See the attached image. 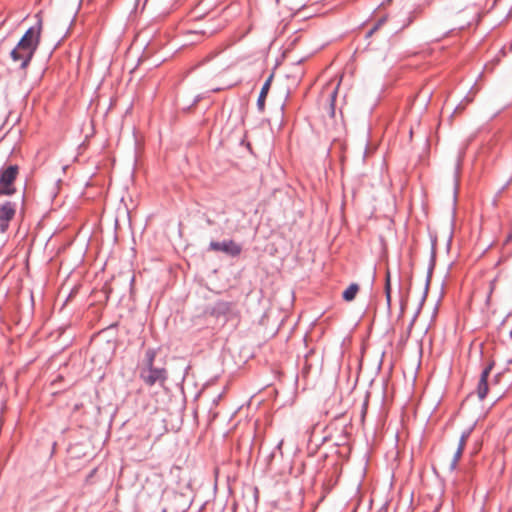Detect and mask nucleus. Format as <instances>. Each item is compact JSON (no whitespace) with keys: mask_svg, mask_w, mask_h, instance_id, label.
Here are the masks:
<instances>
[{"mask_svg":"<svg viewBox=\"0 0 512 512\" xmlns=\"http://www.w3.org/2000/svg\"><path fill=\"white\" fill-rule=\"evenodd\" d=\"M37 22L28 28L17 45L11 50L10 57L19 62V68L26 71L29 67L41 41L42 19L37 15Z\"/></svg>","mask_w":512,"mask_h":512,"instance_id":"nucleus-1","label":"nucleus"},{"mask_svg":"<svg viewBox=\"0 0 512 512\" xmlns=\"http://www.w3.org/2000/svg\"><path fill=\"white\" fill-rule=\"evenodd\" d=\"M241 144L245 145L246 148L249 150V152L252 154L253 151H252V146H251V143L250 142H246L244 139L241 141Z\"/></svg>","mask_w":512,"mask_h":512,"instance_id":"nucleus-25","label":"nucleus"},{"mask_svg":"<svg viewBox=\"0 0 512 512\" xmlns=\"http://www.w3.org/2000/svg\"><path fill=\"white\" fill-rule=\"evenodd\" d=\"M512 243V222L510 224V231L507 234L504 243L503 248L506 250V256H510L512 254V248H509V245Z\"/></svg>","mask_w":512,"mask_h":512,"instance_id":"nucleus-14","label":"nucleus"},{"mask_svg":"<svg viewBox=\"0 0 512 512\" xmlns=\"http://www.w3.org/2000/svg\"><path fill=\"white\" fill-rule=\"evenodd\" d=\"M117 327H118V323H113V324H111L110 326H108V327L106 328V330H109V329H116Z\"/></svg>","mask_w":512,"mask_h":512,"instance_id":"nucleus-29","label":"nucleus"},{"mask_svg":"<svg viewBox=\"0 0 512 512\" xmlns=\"http://www.w3.org/2000/svg\"><path fill=\"white\" fill-rule=\"evenodd\" d=\"M384 294L386 298L387 309L391 310L392 304V286H391V273L390 270L387 269L385 273V284H384Z\"/></svg>","mask_w":512,"mask_h":512,"instance_id":"nucleus-11","label":"nucleus"},{"mask_svg":"<svg viewBox=\"0 0 512 512\" xmlns=\"http://www.w3.org/2000/svg\"><path fill=\"white\" fill-rule=\"evenodd\" d=\"M465 109V106L462 105V104H459L455 109H454V112L452 115L456 114V113H460L462 112L463 110Z\"/></svg>","mask_w":512,"mask_h":512,"instance_id":"nucleus-24","label":"nucleus"},{"mask_svg":"<svg viewBox=\"0 0 512 512\" xmlns=\"http://www.w3.org/2000/svg\"><path fill=\"white\" fill-rule=\"evenodd\" d=\"M501 52L505 55V54H506V52H505V48H502V49H501Z\"/></svg>","mask_w":512,"mask_h":512,"instance_id":"nucleus-39","label":"nucleus"},{"mask_svg":"<svg viewBox=\"0 0 512 512\" xmlns=\"http://www.w3.org/2000/svg\"><path fill=\"white\" fill-rule=\"evenodd\" d=\"M464 449L465 448H462V446H458L456 452L454 453V456L449 464V471L450 472H453L456 468H457V465H458V462L464 452Z\"/></svg>","mask_w":512,"mask_h":512,"instance_id":"nucleus-13","label":"nucleus"},{"mask_svg":"<svg viewBox=\"0 0 512 512\" xmlns=\"http://www.w3.org/2000/svg\"><path fill=\"white\" fill-rule=\"evenodd\" d=\"M377 30H379V27H378L376 24H374V25L371 27V29L367 32V34H366V38L371 37V36H372V35H373Z\"/></svg>","mask_w":512,"mask_h":512,"instance_id":"nucleus-21","label":"nucleus"},{"mask_svg":"<svg viewBox=\"0 0 512 512\" xmlns=\"http://www.w3.org/2000/svg\"><path fill=\"white\" fill-rule=\"evenodd\" d=\"M201 99H202V96L201 95H197L190 105H188L187 107L183 108V111L184 112H191L193 107H195L201 101Z\"/></svg>","mask_w":512,"mask_h":512,"instance_id":"nucleus-19","label":"nucleus"},{"mask_svg":"<svg viewBox=\"0 0 512 512\" xmlns=\"http://www.w3.org/2000/svg\"><path fill=\"white\" fill-rule=\"evenodd\" d=\"M19 173L17 164H4L0 168V196H12L17 192L15 183Z\"/></svg>","mask_w":512,"mask_h":512,"instance_id":"nucleus-4","label":"nucleus"},{"mask_svg":"<svg viewBox=\"0 0 512 512\" xmlns=\"http://www.w3.org/2000/svg\"><path fill=\"white\" fill-rule=\"evenodd\" d=\"M496 281H497V277H495L493 280L490 281V292H492L493 289L495 288Z\"/></svg>","mask_w":512,"mask_h":512,"instance_id":"nucleus-27","label":"nucleus"},{"mask_svg":"<svg viewBox=\"0 0 512 512\" xmlns=\"http://www.w3.org/2000/svg\"><path fill=\"white\" fill-rule=\"evenodd\" d=\"M209 251L223 252L230 257H238L242 252V246L233 239L223 240L222 242L211 241L208 247Z\"/></svg>","mask_w":512,"mask_h":512,"instance_id":"nucleus-7","label":"nucleus"},{"mask_svg":"<svg viewBox=\"0 0 512 512\" xmlns=\"http://www.w3.org/2000/svg\"><path fill=\"white\" fill-rule=\"evenodd\" d=\"M406 305H407V299H402L401 300V312L402 313L404 312Z\"/></svg>","mask_w":512,"mask_h":512,"instance_id":"nucleus-28","label":"nucleus"},{"mask_svg":"<svg viewBox=\"0 0 512 512\" xmlns=\"http://www.w3.org/2000/svg\"><path fill=\"white\" fill-rule=\"evenodd\" d=\"M502 373L494 375L493 379L489 381V392H494L495 387L499 384Z\"/></svg>","mask_w":512,"mask_h":512,"instance_id":"nucleus-17","label":"nucleus"},{"mask_svg":"<svg viewBox=\"0 0 512 512\" xmlns=\"http://www.w3.org/2000/svg\"><path fill=\"white\" fill-rule=\"evenodd\" d=\"M25 198H26V194H25V190H24L23 193H22V196H21V204L22 205L25 204Z\"/></svg>","mask_w":512,"mask_h":512,"instance_id":"nucleus-30","label":"nucleus"},{"mask_svg":"<svg viewBox=\"0 0 512 512\" xmlns=\"http://www.w3.org/2000/svg\"><path fill=\"white\" fill-rule=\"evenodd\" d=\"M134 281H135V276L133 275L130 279V287H131V290L133 289V285H134Z\"/></svg>","mask_w":512,"mask_h":512,"instance_id":"nucleus-32","label":"nucleus"},{"mask_svg":"<svg viewBox=\"0 0 512 512\" xmlns=\"http://www.w3.org/2000/svg\"><path fill=\"white\" fill-rule=\"evenodd\" d=\"M387 21V16L380 17L374 24H376L379 28L385 24Z\"/></svg>","mask_w":512,"mask_h":512,"instance_id":"nucleus-22","label":"nucleus"},{"mask_svg":"<svg viewBox=\"0 0 512 512\" xmlns=\"http://www.w3.org/2000/svg\"><path fill=\"white\" fill-rule=\"evenodd\" d=\"M161 512H186L191 505L188 495L175 490L164 491L161 497Z\"/></svg>","mask_w":512,"mask_h":512,"instance_id":"nucleus-3","label":"nucleus"},{"mask_svg":"<svg viewBox=\"0 0 512 512\" xmlns=\"http://www.w3.org/2000/svg\"><path fill=\"white\" fill-rule=\"evenodd\" d=\"M72 296H73V292H71V293L69 294V296L67 297V299H66L65 303H66V302H67V301H68Z\"/></svg>","mask_w":512,"mask_h":512,"instance_id":"nucleus-36","label":"nucleus"},{"mask_svg":"<svg viewBox=\"0 0 512 512\" xmlns=\"http://www.w3.org/2000/svg\"><path fill=\"white\" fill-rule=\"evenodd\" d=\"M494 396H495V400L499 399L501 396V391H496Z\"/></svg>","mask_w":512,"mask_h":512,"instance_id":"nucleus-34","label":"nucleus"},{"mask_svg":"<svg viewBox=\"0 0 512 512\" xmlns=\"http://www.w3.org/2000/svg\"><path fill=\"white\" fill-rule=\"evenodd\" d=\"M338 94V87H336L329 95V102H330V115L334 117L335 115V101Z\"/></svg>","mask_w":512,"mask_h":512,"instance_id":"nucleus-15","label":"nucleus"},{"mask_svg":"<svg viewBox=\"0 0 512 512\" xmlns=\"http://www.w3.org/2000/svg\"><path fill=\"white\" fill-rule=\"evenodd\" d=\"M369 399H370V394L367 393L365 395V398H364V401H363L362 407H361V422L362 423L364 422L366 414H367V411H368Z\"/></svg>","mask_w":512,"mask_h":512,"instance_id":"nucleus-16","label":"nucleus"},{"mask_svg":"<svg viewBox=\"0 0 512 512\" xmlns=\"http://www.w3.org/2000/svg\"><path fill=\"white\" fill-rule=\"evenodd\" d=\"M327 439H328V437H327V436L323 437V439H322V443H323V442H325Z\"/></svg>","mask_w":512,"mask_h":512,"instance_id":"nucleus-37","label":"nucleus"},{"mask_svg":"<svg viewBox=\"0 0 512 512\" xmlns=\"http://www.w3.org/2000/svg\"><path fill=\"white\" fill-rule=\"evenodd\" d=\"M273 77H274V74L271 73L269 75V77L265 80L264 84L262 85V88L260 90V93H259V96L257 99V108H258L259 112H264V110H265V101H266L267 95L269 93Z\"/></svg>","mask_w":512,"mask_h":512,"instance_id":"nucleus-10","label":"nucleus"},{"mask_svg":"<svg viewBox=\"0 0 512 512\" xmlns=\"http://www.w3.org/2000/svg\"><path fill=\"white\" fill-rule=\"evenodd\" d=\"M430 240H431V255H430V261H429V267H428V271H427V277H426V283H425V289H424V293L422 295V298L420 300V303H419V306L413 316V319L410 323V326H412L416 320V318L418 317V315L420 314L421 310H422V307L424 305V302L427 298V295H428V291H429V287H430V283H431V279H432V274H433V271H434V268H435V265H436V255H437V235L436 234H430Z\"/></svg>","mask_w":512,"mask_h":512,"instance_id":"nucleus-5","label":"nucleus"},{"mask_svg":"<svg viewBox=\"0 0 512 512\" xmlns=\"http://www.w3.org/2000/svg\"><path fill=\"white\" fill-rule=\"evenodd\" d=\"M217 30H218V28H213V29H211V30L209 31V34H213V33H215Z\"/></svg>","mask_w":512,"mask_h":512,"instance_id":"nucleus-35","label":"nucleus"},{"mask_svg":"<svg viewBox=\"0 0 512 512\" xmlns=\"http://www.w3.org/2000/svg\"><path fill=\"white\" fill-rule=\"evenodd\" d=\"M62 380H63V376L59 374L56 376V378L54 380H52L51 385L55 386L58 382H60Z\"/></svg>","mask_w":512,"mask_h":512,"instance_id":"nucleus-23","label":"nucleus"},{"mask_svg":"<svg viewBox=\"0 0 512 512\" xmlns=\"http://www.w3.org/2000/svg\"><path fill=\"white\" fill-rule=\"evenodd\" d=\"M495 361L490 359L483 367L476 387V394L480 401L484 400L489 394V376L494 368Z\"/></svg>","mask_w":512,"mask_h":512,"instance_id":"nucleus-8","label":"nucleus"},{"mask_svg":"<svg viewBox=\"0 0 512 512\" xmlns=\"http://www.w3.org/2000/svg\"><path fill=\"white\" fill-rule=\"evenodd\" d=\"M96 471H97V469H96V468H94V469H92V470L90 471V473H89V474L87 475V477H86V482H89V481H90V479L95 475Z\"/></svg>","mask_w":512,"mask_h":512,"instance_id":"nucleus-26","label":"nucleus"},{"mask_svg":"<svg viewBox=\"0 0 512 512\" xmlns=\"http://www.w3.org/2000/svg\"><path fill=\"white\" fill-rule=\"evenodd\" d=\"M377 512H388V508L386 506H382Z\"/></svg>","mask_w":512,"mask_h":512,"instance_id":"nucleus-33","label":"nucleus"},{"mask_svg":"<svg viewBox=\"0 0 512 512\" xmlns=\"http://www.w3.org/2000/svg\"><path fill=\"white\" fill-rule=\"evenodd\" d=\"M509 51L512 52V42L510 43Z\"/></svg>","mask_w":512,"mask_h":512,"instance_id":"nucleus-38","label":"nucleus"},{"mask_svg":"<svg viewBox=\"0 0 512 512\" xmlns=\"http://www.w3.org/2000/svg\"><path fill=\"white\" fill-rule=\"evenodd\" d=\"M157 351L156 348H148L139 365V379L147 387H153L154 385L163 387L169 378V373L165 365H155Z\"/></svg>","mask_w":512,"mask_h":512,"instance_id":"nucleus-2","label":"nucleus"},{"mask_svg":"<svg viewBox=\"0 0 512 512\" xmlns=\"http://www.w3.org/2000/svg\"><path fill=\"white\" fill-rule=\"evenodd\" d=\"M360 287L357 283H351L342 293V299L346 302H351L355 299Z\"/></svg>","mask_w":512,"mask_h":512,"instance_id":"nucleus-12","label":"nucleus"},{"mask_svg":"<svg viewBox=\"0 0 512 512\" xmlns=\"http://www.w3.org/2000/svg\"><path fill=\"white\" fill-rule=\"evenodd\" d=\"M470 434H471V429H466L465 431H463V433L461 434L458 446H462V448H465L467 439L469 438Z\"/></svg>","mask_w":512,"mask_h":512,"instance_id":"nucleus-18","label":"nucleus"},{"mask_svg":"<svg viewBox=\"0 0 512 512\" xmlns=\"http://www.w3.org/2000/svg\"><path fill=\"white\" fill-rule=\"evenodd\" d=\"M282 444H283V441L281 440L277 445L276 447L274 448V451H272L269 456H268V460H272L274 457H275V453L276 451H279V453L282 455Z\"/></svg>","mask_w":512,"mask_h":512,"instance_id":"nucleus-20","label":"nucleus"},{"mask_svg":"<svg viewBox=\"0 0 512 512\" xmlns=\"http://www.w3.org/2000/svg\"><path fill=\"white\" fill-rule=\"evenodd\" d=\"M17 202L6 200L0 204V233H6L10 222L15 218L17 212Z\"/></svg>","mask_w":512,"mask_h":512,"instance_id":"nucleus-6","label":"nucleus"},{"mask_svg":"<svg viewBox=\"0 0 512 512\" xmlns=\"http://www.w3.org/2000/svg\"><path fill=\"white\" fill-rule=\"evenodd\" d=\"M210 58H211L210 56H207L206 58H204V59L199 63V65H203V64H205L206 62H208V61L210 60Z\"/></svg>","mask_w":512,"mask_h":512,"instance_id":"nucleus-31","label":"nucleus"},{"mask_svg":"<svg viewBox=\"0 0 512 512\" xmlns=\"http://www.w3.org/2000/svg\"><path fill=\"white\" fill-rule=\"evenodd\" d=\"M234 303L229 301L218 300L213 305L208 306L204 310V314L219 319L225 317V322L228 321V316L232 314Z\"/></svg>","mask_w":512,"mask_h":512,"instance_id":"nucleus-9","label":"nucleus"}]
</instances>
